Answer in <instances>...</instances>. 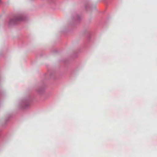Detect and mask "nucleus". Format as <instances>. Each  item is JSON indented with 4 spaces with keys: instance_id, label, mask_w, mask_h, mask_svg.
<instances>
[{
    "instance_id": "nucleus-1",
    "label": "nucleus",
    "mask_w": 157,
    "mask_h": 157,
    "mask_svg": "<svg viewBox=\"0 0 157 157\" xmlns=\"http://www.w3.org/2000/svg\"><path fill=\"white\" fill-rule=\"evenodd\" d=\"M25 18L22 14H18L16 15L14 18L10 19L9 24L10 25L16 24L19 22L24 21Z\"/></svg>"
},
{
    "instance_id": "nucleus-2",
    "label": "nucleus",
    "mask_w": 157,
    "mask_h": 157,
    "mask_svg": "<svg viewBox=\"0 0 157 157\" xmlns=\"http://www.w3.org/2000/svg\"><path fill=\"white\" fill-rule=\"evenodd\" d=\"M21 105L23 108H27L30 105V99L29 98L24 99L21 102Z\"/></svg>"
},
{
    "instance_id": "nucleus-3",
    "label": "nucleus",
    "mask_w": 157,
    "mask_h": 157,
    "mask_svg": "<svg viewBox=\"0 0 157 157\" xmlns=\"http://www.w3.org/2000/svg\"><path fill=\"white\" fill-rule=\"evenodd\" d=\"M51 2V4L52 5H55L56 4L57 1L56 0H49Z\"/></svg>"
},
{
    "instance_id": "nucleus-4",
    "label": "nucleus",
    "mask_w": 157,
    "mask_h": 157,
    "mask_svg": "<svg viewBox=\"0 0 157 157\" xmlns=\"http://www.w3.org/2000/svg\"><path fill=\"white\" fill-rule=\"evenodd\" d=\"M43 90V89L42 88H40L38 90H37V92L39 93H41Z\"/></svg>"
}]
</instances>
